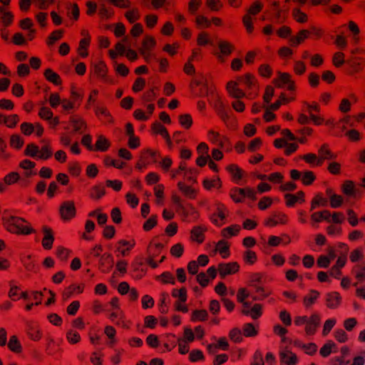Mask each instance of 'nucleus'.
I'll return each instance as SVG.
<instances>
[{
	"instance_id": "obj_43",
	"label": "nucleus",
	"mask_w": 365,
	"mask_h": 365,
	"mask_svg": "<svg viewBox=\"0 0 365 365\" xmlns=\"http://www.w3.org/2000/svg\"><path fill=\"white\" fill-rule=\"evenodd\" d=\"M178 120L180 125L186 130L190 129L193 123L192 118L191 115L188 113L180 115L178 116Z\"/></svg>"
},
{
	"instance_id": "obj_32",
	"label": "nucleus",
	"mask_w": 365,
	"mask_h": 365,
	"mask_svg": "<svg viewBox=\"0 0 365 365\" xmlns=\"http://www.w3.org/2000/svg\"><path fill=\"white\" fill-rule=\"evenodd\" d=\"M331 213L328 210H324L321 212H315L311 215V220L315 222H320L322 220H325L328 222H331L330 220Z\"/></svg>"
},
{
	"instance_id": "obj_19",
	"label": "nucleus",
	"mask_w": 365,
	"mask_h": 365,
	"mask_svg": "<svg viewBox=\"0 0 365 365\" xmlns=\"http://www.w3.org/2000/svg\"><path fill=\"white\" fill-rule=\"evenodd\" d=\"M341 302L340 294L337 292H329L326 294V305L329 309L337 308Z\"/></svg>"
},
{
	"instance_id": "obj_63",
	"label": "nucleus",
	"mask_w": 365,
	"mask_h": 365,
	"mask_svg": "<svg viewBox=\"0 0 365 365\" xmlns=\"http://www.w3.org/2000/svg\"><path fill=\"white\" fill-rule=\"evenodd\" d=\"M289 8L284 9H277L274 19L278 23H284L287 18Z\"/></svg>"
},
{
	"instance_id": "obj_2",
	"label": "nucleus",
	"mask_w": 365,
	"mask_h": 365,
	"mask_svg": "<svg viewBox=\"0 0 365 365\" xmlns=\"http://www.w3.org/2000/svg\"><path fill=\"white\" fill-rule=\"evenodd\" d=\"M256 194V191L250 187L244 188L235 187L230 191V197L235 203L243 202L245 197H247L252 201H255L257 200Z\"/></svg>"
},
{
	"instance_id": "obj_23",
	"label": "nucleus",
	"mask_w": 365,
	"mask_h": 365,
	"mask_svg": "<svg viewBox=\"0 0 365 365\" xmlns=\"http://www.w3.org/2000/svg\"><path fill=\"white\" fill-rule=\"evenodd\" d=\"M226 170L231 175L232 180L236 183H239L243 178L244 171L236 164L227 165Z\"/></svg>"
},
{
	"instance_id": "obj_7",
	"label": "nucleus",
	"mask_w": 365,
	"mask_h": 365,
	"mask_svg": "<svg viewBox=\"0 0 365 365\" xmlns=\"http://www.w3.org/2000/svg\"><path fill=\"white\" fill-rule=\"evenodd\" d=\"M287 222L288 216L282 212L276 211L264 220V226L272 227L278 224L286 225Z\"/></svg>"
},
{
	"instance_id": "obj_28",
	"label": "nucleus",
	"mask_w": 365,
	"mask_h": 365,
	"mask_svg": "<svg viewBox=\"0 0 365 365\" xmlns=\"http://www.w3.org/2000/svg\"><path fill=\"white\" fill-rule=\"evenodd\" d=\"M156 45V41L152 36L147 35L142 41V47L139 51L141 55H145V51H150Z\"/></svg>"
},
{
	"instance_id": "obj_53",
	"label": "nucleus",
	"mask_w": 365,
	"mask_h": 365,
	"mask_svg": "<svg viewBox=\"0 0 365 365\" xmlns=\"http://www.w3.org/2000/svg\"><path fill=\"white\" fill-rule=\"evenodd\" d=\"M222 181L220 178H217L216 180L205 179L202 182V185L204 188L207 190H210L212 188L215 187L220 188L222 187Z\"/></svg>"
},
{
	"instance_id": "obj_52",
	"label": "nucleus",
	"mask_w": 365,
	"mask_h": 365,
	"mask_svg": "<svg viewBox=\"0 0 365 365\" xmlns=\"http://www.w3.org/2000/svg\"><path fill=\"white\" fill-rule=\"evenodd\" d=\"M39 155H38L37 158L41 160H48L52 157L53 152L50 145H46L41 147V150L38 152Z\"/></svg>"
},
{
	"instance_id": "obj_20",
	"label": "nucleus",
	"mask_w": 365,
	"mask_h": 365,
	"mask_svg": "<svg viewBox=\"0 0 365 365\" xmlns=\"http://www.w3.org/2000/svg\"><path fill=\"white\" fill-rule=\"evenodd\" d=\"M207 228L202 226H195L190 231V238L192 241L202 244L205 239V232Z\"/></svg>"
},
{
	"instance_id": "obj_41",
	"label": "nucleus",
	"mask_w": 365,
	"mask_h": 365,
	"mask_svg": "<svg viewBox=\"0 0 365 365\" xmlns=\"http://www.w3.org/2000/svg\"><path fill=\"white\" fill-rule=\"evenodd\" d=\"M63 30L58 29L53 31L47 38L46 44L48 46H53L56 41L61 40L63 38Z\"/></svg>"
},
{
	"instance_id": "obj_60",
	"label": "nucleus",
	"mask_w": 365,
	"mask_h": 365,
	"mask_svg": "<svg viewBox=\"0 0 365 365\" xmlns=\"http://www.w3.org/2000/svg\"><path fill=\"white\" fill-rule=\"evenodd\" d=\"M21 262L24 267L27 271L33 272L35 271L36 264L32 259L31 255H29L21 258Z\"/></svg>"
},
{
	"instance_id": "obj_37",
	"label": "nucleus",
	"mask_w": 365,
	"mask_h": 365,
	"mask_svg": "<svg viewBox=\"0 0 365 365\" xmlns=\"http://www.w3.org/2000/svg\"><path fill=\"white\" fill-rule=\"evenodd\" d=\"M327 204V199L323 197L322 193H318L313 197L311 202L310 211L314 210L319 206L326 207Z\"/></svg>"
},
{
	"instance_id": "obj_62",
	"label": "nucleus",
	"mask_w": 365,
	"mask_h": 365,
	"mask_svg": "<svg viewBox=\"0 0 365 365\" xmlns=\"http://www.w3.org/2000/svg\"><path fill=\"white\" fill-rule=\"evenodd\" d=\"M258 73L264 78H270L272 75V69L269 64H262L258 68Z\"/></svg>"
},
{
	"instance_id": "obj_58",
	"label": "nucleus",
	"mask_w": 365,
	"mask_h": 365,
	"mask_svg": "<svg viewBox=\"0 0 365 365\" xmlns=\"http://www.w3.org/2000/svg\"><path fill=\"white\" fill-rule=\"evenodd\" d=\"M158 224V216L153 215L143 224V228L145 232H148L154 228Z\"/></svg>"
},
{
	"instance_id": "obj_16",
	"label": "nucleus",
	"mask_w": 365,
	"mask_h": 365,
	"mask_svg": "<svg viewBox=\"0 0 365 365\" xmlns=\"http://www.w3.org/2000/svg\"><path fill=\"white\" fill-rule=\"evenodd\" d=\"M236 81L239 82V85L244 84L249 90L258 86L256 77L250 73H247L243 76H238Z\"/></svg>"
},
{
	"instance_id": "obj_42",
	"label": "nucleus",
	"mask_w": 365,
	"mask_h": 365,
	"mask_svg": "<svg viewBox=\"0 0 365 365\" xmlns=\"http://www.w3.org/2000/svg\"><path fill=\"white\" fill-rule=\"evenodd\" d=\"M208 313L205 309H195L192 312L190 320L192 322H205L207 319Z\"/></svg>"
},
{
	"instance_id": "obj_25",
	"label": "nucleus",
	"mask_w": 365,
	"mask_h": 365,
	"mask_svg": "<svg viewBox=\"0 0 365 365\" xmlns=\"http://www.w3.org/2000/svg\"><path fill=\"white\" fill-rule=\"evenodd\" d=\"M311 31L307 29L300 30L295 36H292L289 38V43L292 46H297L304 42V41L309 38Z\"/></svg>"
},
{
	"instance_id": "obj_54",
	"label": "nucleus",
	"mask_w": 365,
	"mask_h": 365,
	"mask_svg": "<svg viewBox=\"0 0 365 365\" xmlns=\"http://www.w3.org/2000/svg\"><path fill=\"white\" fill-rule=\"evenodd\" d=\"M243 334L246 337H253L257 335L258 331L252 323L245 324L242 328Z\"/></svg>"
},
{
	"instance_id": "obj_56",
	"label": "nucleus",
	"mask_w": 365,
	"mask_h": 365,
	"mask_svg": "<svg viewBox=\"0 0 365 365\" xmlns=\"http://www.w3.org/2000/svg\"><path fill=\"white\" fill-rule=\"evenodd\" d=\"M96 115H103L108 123H113V119L106 107H97L95 110Z\"/></svg>"
},
{
	"instance_id": "obj_31",
	"label": "nucleus",
	"mask_w": 365,
	"mask_h": 365,
	"mask_svg": "<svg viewBox=\"0 0 365 365\" xmlns=\"http://www.w3.org/2000/svg\"><path fill=\"white\" fill-rule=\"evenodd\" d=\"M320 295L319 292L315 289H310L307 295L303 299V304L305 307L308 308L315 303Z\"/></svg>"
},
{
	"instance_id": "obj_1",
	"label": "nucleus",
	"mask_w": 365,
	"mask_h": 365,
	"mask_svg": "<svg viewBox=\"0 0 365 365\" xmlns=\"http://www.w3.org/2000/svg\"><path fill=\"white\" fill-rule=\"evenodd\" d=\"M2 220L5 229L10 233L18 235L36 233V230L23 217L11 215L3 217Z\"/></svg>"
},
{
	"instance_id": "obj_18",
	"label": "nucleus",
	"mask_w": 365,
	"mask_h": 365,
	"mask_svg": "<svg viewBox=\"0 0 365 365\" xmlns=\"http://www.w3.org/2000/svg\"><path fill=\"white\" fill-rule=\"evenodd\" d=\"M93 73L96 75L101 81L104 83H110L109 78L107 76L108 68L106 63L103 61H100L99 63L95 64L93 66Z\"/></svg>"
},
{
	"instance_id": "obj_49",
	"label": "nucleus",
	"mask_w": 365,
	"mask_h": 365,
	"mask_svg": "<svg viewBox=\"0 0 365 365\" xmlns=\"http://www.w3.org/2000/svg\"><path fill=\"white\" fill-rule=\"evenodd\" d=\"M152 130L155 134H159L163 138L170 135L167 128L158 121L152 124Z\"/></svg>"
},
{
	"instance_id": "obj_11",
	"label": "nucleus",
	"mask_w": 365,
	"mask_h": 365,
	"mask_svg": "<svg viewBox=\"0 0 365 365\" xmlns=\"http://www.w3.org/2000/svg\"><path fill=\"white\" fill-rule=\"evenodd\" d=\"M41 231L43 234L42 239V246L43 249L46 250H51L54 242V234L53 230L47 225H43L41 228Z\"/></svg>"
},
{
	"instance_id": "obj_59",
	"label": "nucleus",
	"mask_w": 365,
	"mask_h": 365,
	"mask_svg": "<svg viewBox=\"0 0 365 365\" xmlns=\"http://www.w3.org/2000/svg\"><path fill=\"white\" fill-rule=\"evenodd\" d=\"M243 259L245 263L249 264H253L257 262V256L255 252L250 250H247L244 252Z\"/></svg>"
},
{
	"instance_id": "obj_24",
	"label": "nucleus",
	"mask_w": 365,
	"mask_h": 365,
	"mask_svg": "<svg viewBox=\"0 0 365 365\" xmlns=\"http://www.w3.org/2000/svg\"><path fill=\"white\" fill-rule=\"evenodd\" d=\"M214 108L217 115L224 123H225L230 118V115L227 112L225 106L221 101L220 98H217V99L215 101Z\"/></svg>"
},
{
	"instance_id": "obj_8",
	"label": "nucleus",
	"mask_w": 365,
	"mask_h": 365,
	"mask_svg": "<svg viewBox=\"0 0 365 365\" xmlns=\"http://www.w3.org/2000/svg\"><path fill=\"white\" fill-rule=\"evenodd\" d=\"M217 270L221 278H225L227 275L233 274L239 272L240 264L237 262L228 263H220Z\"/></svg>"
},
{
	"instance_id": "obj_13",
	"label": "nucleus",
	"mask_w": 365,
	"mask_h": 365,
	"mask_svg": "<svg viewBox=\"0 0 365 365\" xmlns=\"http://www.w3.org/2000/svg\"><path fill=\"white\" fill-rule=\"evenodd\" d=\"M227 212V207L222 202H217L216 203V212L213 213L210 217V220L212 222L220 227L223 225V223H219L217 217H219L221 220H224L226 218L225 212Z\"/></svg>"
},
{
	"instance_id": "obj_12",
	"label": "nucleus",
	"mask_w": 365,
	"mask_h": 365,
	"mask_svg": "<svg viewBox=\"0 0 365 365\" xmlns=\"http://www.w3.org/2000/svg\"><path fill=\"white\" fill-rule=\"evenodd\" d=\"M320 317L318 314H313L307 320L305 326V332L307 335H314L320 324Z\"/></svg>"
},
{
	"instance_id": "obj_15",
	"label": "nucleus",
	"mask_w": 365,
	"mask_h": 365,
	"mask_svg": "<svg viewBox=\"0 0 365 365\" xmlns=\"http://www.w3.org/2000/svg\"><path fill=\"white\" fill-rule=\"evenodd\" d=\"M26 331L29 337L33 341H39L42 337L40 327L36 322H28L26 324Z\"/></svg>"
},
{
	"instance_id": "obj_48",
	"label": "nucleus",
	"mask_w": 365,
	"mask_h": 365,
	"mask_svg": "<svg viewBox=\"0 0 365 365\" xmlns=\"http://www.w3.org/2000/svg\"><path fill=\"white\" fill-rule=\"evenodd\" d=\"M315 180L316 175H314V172L311 170L304 171L301 178L302 184L306 186L312 185Z\"/></svg>"
},
{
	"instance_id": "obj_39",
	"label": "nucleus",
	"mask_w": 365,
	"mask_h": 365,
	"mask_svg": "<svg viewBox=\"0 0 365 365\" xmlns=\"http://www.w3.org/2000/svg\"><path fill=\"white\" fill-rule=\"evenodd\" d=\"M216 249L222 258H227L230 255V245L224 240H221L217 243Z\"/></svg>"
},
{
	"instance_id": "obj_6",
	"label": "nucleus",
	"mask_w": 365,
	"mask_h": 365,
	"mask_svg": "<svg viewBox=\"0 0 365 365\" xmlns=\"http://www.w3.org/2000/svg\"><path fill=\"white\" fill-rule=\"evenodd\" d=\"M279 77L273 80V83L277 88H282L287 84V89L289 91H294L296 90L295 82L292 80V76L287 72H279Z\"/></svg>"
},
{
	"instance_id": "obj_55",
	"label": "nucleus",
	"mask_w": 365,
	"mask_h": 365,
	"mask_svg": "<svg viewBox=\"0 0 365 365\" xmlns=\"http://www.w3.org/2000/svg\"><path fill=\"white\" fill-rule=\"evenodd\" d=\"M125 17L127 19L130 24H133L140 17L138 9L135 8L126 11L125 14Z\"/></svg>"
},
{
	"instance_id": "obj_5",
	"label": "nucleus",
	"mask_w": 365,
	"mask_h": 365,
	"mask_svg": "<svg viewBox=\"0 0 365 365\" xmlns=\"http://www.w3.org/2000/svg\"><path fill=\"white\" fill-rule=\"evenodd\" d=\"M217 46L220 52L217 53L215 56L221 63H224L225 58L230 56L235 49L234 44L225 40H220L217 43Z\"/></svg>"
},
{
	"instance_id": "obj_27",
	"label": "nucleus",
	"mask_w": 365,
	"mask_h": 365,
	"mask_svg": "<svg viewBox=\"0 0 365 365\" xmlns=\"http://www.w3.org/2000/svg\"><path fill=\"white\" fill-rule=\"evenodd\" d=\"M43 76L46 81L56 86H61L62 84L61 76L50 68H48L44 71Z\"/></svg>"
},
{
	"instance_id": "obj_29",
	"label": "nucleus",
	"mask_w": 365,
	"mask_h": 365,
	"mask_svg": "<svg viewBox=\"0 0 365 365\" xmlns=\"http://www.w3.org/2000/svg\"><path fill=\"white\" fill-rule=\"evenodd\" d=\"M279 356L280 361L282 363L286 364L287 365H296L298 362L297 355L289 351H287V353L281 352Z\"/></svg>"
},
{
	"instance_id": "obj_26",
	"label": "nucleus",
	"mask_w": 365,
	"mask_h": 365,
	"mask_svg": "<svg viewBox=\"0 0 365 365\" xmlns=\"http://www.w3.org/2000/svg\"><path fill=\"white\" fill-rule=\"evenodd\" d=\"M110 147V142L104 135H100L93 146L94 151L106 152Z\"/></svg>"
},
{
	"instance_id": "obj_33",
	"label": "nucleus",
	"mask_w": 365,
	"mask_h": 365,
	"mask_svg": "<svg viewBox=\"0 0 365 365\" xmlns=\"http://www.w3.org/2000/svg\"><path fill=\"white\" fill-rule=\"evenodd\" d=\"M341 192L346 196H355L356 190L354 181L350 180H345L341 185Z\"/></svg>"
},
{
	"instance_id": "obj_40",
	"label": "nucleus",
	"mask_w": 365,
	"mask_h": 365,
	"mask_svg": "<svg viewBox=\"0 0 365 365\" xmlns=\"http://www.w3.org/2000/svg\"><path fill=\"white\" fill-rule=\"evenodd\" d=\"M8 347L11 351L16 354L21 353L22 351L21 344L17 336L15 335L10 336L8 343Z\"/></svg>"
},
{
	"instance_id": "obj_17",
	"label": "nucleus",
	"mask_w": 365,
	"mask_h": 365,
	"mask_svg": "<svg viewBox=\"0 0 365 365\" xmlns=\"http://www.w3.org/2000/svg\"><path fill=\"white\" fill-rule=\"evenodd\" d=\"M84 289V284L76 285L72 284L66 287L62 292V300L66 302L74 294H81Z\"/></svg>"
},
{
	"instance_id": "obj_51",
	"label": "nucleus",
	"mask_w": 365,
	"mask_h": 365,
	"mask_svg": "<svg viewBox=\"0 0 365 365\" xmlns=\"http://www.w3.org/2000/svg\"><path fill=\"white\" fill-rule=\"evenodd\" d=\"M39 152V148L35 143H29L26 145V149L24 151V154L26 156L31 158H37Z\"/></svg>"
},
{
	"instance_id": "obj_57",
	"label": "nucleus",
	"mask_w": 365,
	"mask_h": 365,
	"mask_svg": "<svg viewBox=\"0 0 365 365\" xmlns=\"http://www.w3.org/2000/svg\"><path fill=\"white\" fill-rule=\"evenodd\" d=\"M195 24L198 29L209 28L211 26V21L203 15H198L195 18Z\"/></svg>"
},
{
	"instance_id": "obj_46",
	"label": "nucleus",
	"mask_w": 365,
	"mask_h": 365,
	"mask_svg": "<svg viewBox=\"0 0 365 365\" xmlns=\"http://www.w3.org/2000/svg\"><path fill=\"white\" fill-rule=\"evenodd\" d=\"M172 297L174 298H178V302L185 303L187 301V289L185 287H182L179 289H173L172 291Z\"/></svg>"
},
{
	"instance_id": "obj_45",
	"label": "nucleus",
	"mask_w": 365,
	"mask_h": 365,
	"mask_svg": "<svg viewBox=\"0 0 365 365\" xmlns=\"http://www.w3.org/2000/svg\"><path fill=\"white\" fill-rule=\"evenodd\" d=\"M24 143V139L18 134H13L10 137L9 145L11 148L20 150Z\"/></svg>"
},
{
	"instance_id": "obj_4",
	"label": "nucleus",
	"mask_w": 365,
	"mask_h": 365,
	"mask_svg": "<svg viewBox=\"0 0 365 365\" xmlns=\"http://www.w3.org/2000/svg\"><path fill=\"white\" fill-rule=\"evenodd\" d=\"M59 214L63 221H69L76 215V208L73 200L63 202L59 207Z\"/></svg>"
},
{
	"instance_id": "obj_47",
	"label": "nucleus",
	"mask_w": 365,
	"mask_h": 365,
	"mask_svg": "<svg viewBox=\"0 0 365 365\" xmlns=\"http://www.w3.org/2000/svg\"><path fill=\"white\" fill-rule=\"evenodd\" d=\"M292 14L294 19L298 23L304 24L308 21L307 15L304 12L302 11L299 9H293Z\"/></svg>"
},
{
	"instance_id": "obj_64",
	"label": "nucleus",
	"mask_w": 365,
	"mask_h": 365,
	"mask_svg": "<svg viewBox=\"0 0 365 365\" xmlns=\"http://www.w3.org/2000/svg\"><path fill=\"white\" fill-rule=\"evenodd\" d=\"M71 251L62 246L56 248V255L57 257L61 261H66L69 257Z\"/></svg>"
},
{
	"instance_id": "obj_36",
	"label": "nucleus",
	"mask_w": 365,
	"mask_h": 365,
	"mask_svg": "<svg viewBox=\"0 0 365 365\" xmlns=\"http://www.w3.org/2000/svg\"><path fill=\"white\" fill-rule=\"evenodd\" d=\"M178 189L187 197L190 199H195L197 196V192L192 187L186 185L182 182H178Z\"/></svg>"
},
{
	"instance_id": "obj_61",
	"label": "nucleus",
	"mask_w": 365,
	"mask_h": 365,
	"mask_svg": "<svg viewBox=\"0 0 365 365\" xmlns=\"http://www.w3.org/2000/svg\"><path fill=\"white\" fill-rule=\"evenodd\" d=\"M20 179V175L17 172H11L4 178V184L10 185L16 183Z\"/></svg>"
},
{
	"instance_id": "obj_10",
	"label": "nucleus",
	"mask_w": 365,
	"mask_h": 365,
	"mask_svg": "<svg viewBox=\"0 0 365 365\" xmlns=\"http://www.w3.org/2000/svg\"><path fill=\"white\" fill-rule=\"evenodd\" d=\"M113 264L114 260L113 255L106 252L100 257L98 269L103 273H108L112 269Z\"/></svg>"
},
{
	"instance_id": "obj_22",
	"label": "nucleus",
	"mask_w": 365,
	"mask_h": 365,
	"mask_svg": "<svg viewBox=\"0 0 365 365\" xmlns=\"http://www.w3.org/2000/svg\"><path fill=\"white\" fill-rule=\"evenodd\" d=\"M106 193L105 186L102 183L93 185L88 192L89 197L93 200H99Z\"/></svg>"
},
{
	"instance_id": "obj_50",
	"label": "nucleus",
	"mask_w": 365,
	"mask_h": 365,
	"mask_svg": "<svg viewBox=\"0 0 365 365\" xmlns=\"http://www.w3.org/2000/svg\"><path fill=\"white\" fill-rule=\"evenodd\" d=\"M345 54L343 52L337 51L334 53L332 56V63L336 68H340L344 63L346 64V60L344 59Z\"/></svg>"
},
{
	"instance_id": "obj_9",
	"label": "nucleus",
	"mask_w": 365,
	"mask_h": 365,
	"mask_svg": "<svg viewBox=\"0 0 365 365\" xmlns=\"http://www.w3.org/2000/svg\"><path fill=\"white\" fill-rule=\"evenodd\" d=\"M198 97L210 96L215 101L220 98L219 95L216 93L215 86L212 83H209L205 80L204 83L200 86L199 92L197 93Z\"/></svg>"
},
{
	"instance_id": "obj_44",
	"label": "nucleus",
	"mask_w": 365,
	"mask_h": 365,
	"mask_svg": "<svg viewBox=\"0 0 365 365\" xmlns=\"http://www.w3.org/2000/svg\"><path fill=\"white\" fill-rule=\"evenodd\" d=\"M255 289L257 294L252 297L254 301H262L271 294V292L265 290L263 287L257 286Z\"/></svg>"
},
{
	"instance_id": "obj_3",
	"label": "nucleus",
	"mask_w": 365,
	"mask_h": 365,
	"mask_svg": "<svg viewBox=\"0 0 365 365\" xmlns=\"http://www.w3.org/2000/svg\"><path fill=\"white\" fill-rule=\"evenodd\" d=\"M346 72L349 76L361 73L365 68V58L352 56L346 60Z\"/></svg>"
},
{
	"instance_id": "obj_21",
	"label": "nucleus",
	"mask_w": 365,
	"mask_h": 365,
	"mask_svg": "<svg viewBox=\"0 0 365 365\" xmlns=\"http://www.w3.org/2000/svg\"><path fill=\"white\" fill-rule=\"evenodd\" d=\"M349 98H342L339 106V110L341 113H346L351 110V104L356 103L358 101V98L354 93H351L349 96Z\"/></svg>"
},
{
	"instance_id": "obj_35",
	"label": "nucleus",
	"mask_w": 365,
	"mask_h": 365,
	"mask_svg": "<svg viewBox=\"0 0 365 365\" xmlns=\"http://www.w3.org/2000/svg\"><path fill=\"white\" fill-rule=\"evenodd\" d=\"M90 43L91 37L89 36H88L87 38L81 39L78 48V52L82 58H86L88 56V47L90 45Z\"/></svg>"
},
{
	"instance_id": "obj_30",
	"label": "nucleus",
	"mask_w": 365,
	"mask_h": 365,
	"mask_svg": "<svg viewBox=\"0 0 365 365\" xmlns=\"http://www.w3.org/2000/svg\"><path fill=\"white\" fill-rule=\"evenodd\" d=\"M70 122L73 125L74 132L81 133L86 128V123L81 118L71 116Z\"/></svg>"
},
{
	"instance_id": "obj_38",
	"label": "nucleus",
	"mask_w": 365,
	"mask_h": 365,
	"mask_svg": "<svg viewBox=\"0 0 365 365\" xmlns=\"http://www.w3.org/2000/svg\"><path fill=\"white\" fill-rule=\"evenodd\" d=\"M319 155L324 158L326 160H333L336 158V155L333 153L327 143L322 145L318 150Z\"/></svg>"
},
{
	"instance_id": "obj_34",
	"label": "nucleus",
	"mask_w": 365,
	"mask_h": 365,
	"mask_svg": "<svg viewBox=\"0 0 365 365\" xmlns=\"http://www.w3.org/2000/svg\"><path fill=\"white\" fill-rule=\"evenodd\" d=\"M240 226L239 225H232L229 227L223 228L221 231V235L225 238H230L232 236H236L240 231Z\"/></svg>"
},
{
	"instance_id": "obj_14",
	"label": "nucleus",
	"mask_w": 365,
	"mask_h": 365,
	"mask_svg": "<svg viewBox=\"0 0 365 365\" xmlns=\"http://www.w3.org/2000/svg\"><path fill=\"white\" fill-rule=\"evenodd\" d=\"M239 82L230 81L227 82L226 89L230 96L236 99H240L245 96V93L239 88Z\"/></svg>"
}]
</instances>
